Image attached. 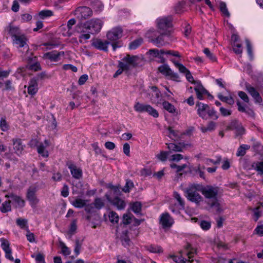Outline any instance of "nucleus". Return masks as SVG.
I'll use <instances>...</instances> for the list:
<instances>
[{
	"instance_id": "f257e3e1",
	"label": "nucleus",
	"mask_w": 263,
	"mask_h": 263,
	"mask_svg": "<svg viewBox=\"0 0 263 263\" xmlns=\"http://www.w3.org/2000/svg\"><path fill=\"white\" fill-rule=\"evenodd\" d=\"M219 187L215 185H207L205 186L202 195L207 200L206 203L210 208L213 209L216 213L222 211V208L218 199Z\"/></svg>"
},
{
	"instance_id": "f03ea898",
	"label": "nucleus",
	"mask_w": 263,
	"mask_h": 263,
	"mask_svg": "<svg viewBox=\"0 0 263 263\" xmlns=\"http://www.w3.org/2000/svg\"><path fill=\"white\" fill-rule=\"evenodd\" d=\"M154 35L149 36V41L155 44L157 47H161L166 44L164 41L165 36L170 35L169 32L154 31Z\"/></svg>"
},
{
	"instance_id": "7ed1b4c3",
	"label": "nucleus",
	"mask_w": 263,
	"mask_h": 263,
	"mask_svg": "<svg viewBox=\"0 0 263 263\" xmlns=\"http://www.w3.org/2000/svg\"><path fill=\"white\" fill-rule=\"evenodd\" d=\"M103 25L101 20L98 18H93L85 23V28L89 30V33L94 34L98 33L101 30Z\"/></svg>"
},
{
	"instance_id": "20e7f679",
	"label": "nucleus",
	"mask_w": 263,
	"mask_h": 263,
	"mask_svg": "<svg viewBox=\"0 0 263 263\" xmlns=\"http://www.w3.org/2000/svg\"><path fill=\"white\" fill-rule=\"evenodd\" d=\"M185 193L186 197L189 201L194 202L197 204H199L203 201L202 196L197 191H195L193 188L187 187L185 189Z\"/></svg>"
},
{
	"instance_id": "39448f33",
	"label": "nucleus",
	"mask_w": 263,
	"mask_h": 263,
	"mask_svg": "<svg viewBox=\"0 0 263 263\" xmlns=\"http://www.w3.org/2000/svg\"><path fill=\"white\" fill-rule=\"evenodd\" d=\"M158 31L160 32H169V29L172 27V19L171 17L159 18L157 20Z\"/></svg>"
},
{
	"instance_id": "423d86ee",
	"label": "nucleus",
	"mask_w": 263,
	"mask_h": 263,
	"mask_svg": "<svg viewBox=\"0 0 263 263\" xmlns=\"http://www.w3.org/2000/svg\"><path fill=\"white\" fill-rule=\"evenodd\" d=\"M227 130H235L236 136L243 135L245 133V129L241 123L237 120H232L227 127Z\"/></svg>"
},
{
	"instance_id": "0eeeda50",
	"label": "nucleus",
	"mask_w": 263,
	"mask_h": 263,
	"mask_svg": "<svg viewBox=\"0 0 263 263\" xmlns=\"http://www.w3.org/2000/svg\"><path fill=\"white\" fill-rule=\"evenodd\" d=\"M107 38L108 40L112 42L116 41L123 36V29L121 27L113 28L107 33Z\"/></svg>"
},
{
	"instance_id": "6e6552de",
	"label": "nucleus",
	"mask_w": 263,
	"mask_h": 263,
	"mask_svg": "<svg viewBox=\"0 0 263 263\" xmlns=\"http://www.w3.org/2000/svg\"><path fill=\"white\" fill-rule=\"evenodd\" d=\"M37 191V187L34 186L29 187L27 190L26 198L32 206L36 205L39 201L35 195Z\"/></svg>"
},
{
	"instance_id": "1a4fd4ad",
	"label": "nucleus",
	"mask_w": 263,
	"mask_h": 263,
	"mask_svg": "<svg viewBox=\"0 0 263 263\" xmlns=\"http://www.w3.org/2000/svg\"><path fill=\"white\" fill-rule=\"evenodd\" d=\"M158 70L162 74L170 77L173 80H177L179 78V75L177 73L174 72L167 64L161 65L158 68Z\"/></svg>"
},
{
	"instance_id": "9d476101",
	"label": "nucleus",
	"mask_w": 263,
	"mask_h": 263,
	"mask_svg": "<svg viewBox=\"0 0 263 263\" xmlns=\"http://www.w3.org/2000/svg\"><path fill=\"white\" fill-rule=\"evenodd\" d=\"M76 14H79L78 17L81 19L85 20L92 16V11L86 6L79 7L76 10Z\"/></svg>"
},
{
	"instance_id": "9b49d317",
	"label": "nucleus",
	"mask_w": 263,
	"mask_h": 263,
	"mask_svg": "<svg viewBox=\"0 0 263 263\" xmlns=\"http://www.w3.org/2000/svg\"><path fill=\"white\" fill-rule=\"evenodd\" d=\"M197 108V112L198 116L203 119L206 120V114L210 106L206 104L198 101L196 104Z\"/></svg>"
},
{
	"instance_id": "f8f14e48",
	"label": "nucleus",
	"mask_w": 263,
	"mask_h": 263,
	"mask_svg": "<svg viewBox=\"0 0 263 263\" xmlns=\"http://www.w3.org/2000/svg\"><path fill=\"white\" fill-rule=\"evenodd\" d=\"M67 166L70 170V173L72 177L77 179H80L82 177V170L78 168L76 165L73 164L71 161L67 163Z\"/></svg>"
},
{
	"instance_id": "ddd939ff",
	"label": "nucleus",
	"mask_w": 263,
	"mask_h": 263,
	"mask_svg": "<svg viewBox=\"0 0 263 263\" xmlns=\"http://www.w3.org/2000/svg\"><path fill=\"white\" fill-rule=\"evenodd\" d=\"M63 51H52L45 53L43 55V59H49L52 62H58L60 60V56L63 55Z\"/></svg>"
},
{
	"instance_id": "4468645a",
	"label": "nucleus",
	"mask_w": 263,
	"mask_h": 263,
	"mask_svg": "<svg viewBox=\"0 0 263 263\" xmlns=\"http://www.w3.org/2000/svg\"><path fill=\"white\" fill-rule=\"evenodd\" d=\"M173 223V219L168 213H163L161 215L160 223L162 224L163 228H170Z\"/></svg>"
},
{
	"instance_id": "2eb2a0df",
	"label": "nucleus",
	"mask_w": 263,
	"mask_h": 263,
	"mask_svg": "<svg viewBox=\"0 0 263 263\" xmlns=\"http://www.w3.org/2000/svg\"><path fill=\"white\" fill-rule=\"evenodd\" d=\"M37 58L34 57L33 58H29L28 64L26 67L33 71H37L41 70V66L39 62H37Z\"/></svg>"
},
{
	"instance_id": "dca6fc26",
	"label": "nucleus",
	"mask_w": 263,
	"mask_h": 263,
	"mask_svg": "<svg viewBox=\"0 0 263 263\" xmlns=\"http://www.w3.org/2000/svg\"><path fill=\"white\" fill-rule=\"evenodd\" d=\"M105 197L109 202H110L115 206H117L118 209L122 210L125 208L126 205L125 201L123 200L120 199L119 197H116L113 199V200H111L109 196L107 194L105 195Z\"/></svg>"
},
{
	"instance_id": "f3484780",
	"label": "nucleus",
	"mask_w": 263,
	"mask_h": 263,
	"mask_svg": "<svg viewBox=\"0 0 263 263\" xmlns=\"http://www.w3.org/2000/svg\"><path fill=\"white\" fill-rule=\"evenodd\" d=\"M110 44V42L105 41V42H103L100 39H96L93 41L92 45L95 47L96 48L99 49L100 50H103L104 51H108V45Z\"/></svg>"
},
{
	"instance_id": "a211bd4d",
	"label": "nucleus",
	"mask_w": 263,
	"mask_h": 263,
	"mask_svg": "<svg viewBox=\"0 0 263 263\" xmlns=\"http://www.w3.org/2000/svg\"><path fill=\"white\" fill-rule=\"evenodd\" d=\"M194 90L196 93L197 97L199 100H203L204 95L210 96L208 91L204 88L201 83H198V84L194 88Z\"/></svg>"
},
{
	"instance_id": "6ab92c4d",
	"label": "nucleus",
	"mask_w": 263,
	"mask_h": 263,
	"mask_svg": "<svg viewBox=\"0 0 263 263\" xmlns=\"http://www.w3.org/2000/svg\"><path fill=\"white\" fill-rule=\"evenodd\" d=\"M148 52L153 57L159 58L160 60V63H164L166 62L165 59L163 56L165 52L164 49L159 50L157 49H151L149 50Z\"/></svg>"
},
{
	"instance_id": "aec40b11",
	"label": "nucleus",
	"mask_w": 263,
	"mask_h": 263,
	"mask_svg": "<svg viewBox=\"0 0 263 263\" xmlns=\"http://www.w3.org/2000/svg\"><path fill=\"white\" fill-rule=\"evenodd\" d=\"M13 37L14 43L17 45L19 47H24L26 45V47L28 48V46L26 45L27 40L25 35L14 34Z\"/></svg>"
},
{
	"instance_id": "412c9836",
	"label": "nucleus",
	"mask_w": 263,
	"mask_h": 263,
	"mask_svg": "<svg viewBox=\"0 0 263 263\" xmlns=\"http://www.w3.org/2000/svg\"><path fill=\"white\" fill-rule=\"evenodd\" d=\"M5 197L7 198H11L12 200L17 203V206L20 208H23L25 206V202L21 197L17 196L13 193H10L5 195Z\"/></svg>"
},
{
	"instance_id": "4be33fe9",
	"label": "nucleus",
	"mask_w": 263,
	"mask_h": 263,
	"mask_svg": "<svg viewBox=\"0 0 263 263\" xmlns=\"http://www.w3.org/2000/svg\"><path fill=\"white\" fill-rule=\"evenodd\" d=\"M166 144L167 145V148L169 149L168 152H170V154L173 152H182L183 148L185 147V144L183 143H179L178 144L171 143Z\"/></svg>"
},
{
	"instance_id": "5701e85b",
	"label": "nucleus",
	"mask_w": 263,
	"mask_h": 263,
	"mask_svg": "<svg viewBox=\"0 0 263 263\" xmlns=\"http://www.w3.org/2000/svg\"><path fill=\"white\" fill-rule=\"evenodd\" d=\"M37 90L38 83L36 82L35 79H31L29 82L28 93L30 95L33 96L37 92Z\"/></svg>"
},
{
	"instance_id": "b1692460",
	"label": "nucleus",
	"mask_w": 263,
	"mask_h": 263,
	"mask_svg": "<svg viewBox=\"0 0 263 263\" xmlns=\"http://www.w3.org/2000/svg\"><path fill=\"white\" fill-rule=\"evenodd\" d=\"M12 141L14 149L16 154L20 156L24 150V145L22 144V140L21 139H13Z\"/></svg>"
},
{
	"instance_id": "393cba45",
	"label": "nucleus",
	"mask_w": 263,
	"mask_h": 263,
	"mask_svg": "<svg viewBox=\"0 0 263 263\" xmlns=\"http://www.w3.org/2000/svg\"><path fill=\"white\" fill-rule=\"evenodd\" d=\"M246 87L249 93L255 100L256 102L260 103L262 101V99L260 97L259 93L255 90L254 87L251 86H247Z\"/></svg>"
},
{
	"instance_id": "a878e982",
	"label": "nucleus",
	"mask_w": 263,
	"mask_h": 263,
	"mask_svg": "<svg viewBox=\"0 0 263 263\" xmlns=\"http://www.w3.org/2000/svg\"><path fill=\"white\" fill-rule=\"evenodd\" d=\"M120 239L122 245L125 247L130 246L132 243V241L128 236V231L127 230L122 232Z\"/></svg>"
},
{
	"instance_id": "bb28decb",
	"label": "nucleus",
	"mask_w": 263,
	"mask_h": 263,
	"mask_svg": "<svg viewBox=\"0 0 263 263\" xmlns=\"http://www.w3.org/2000/svg\"><path fill=\"white\" fill-rule=\"evenodd\" d=\"M216 126V123L211 121L208 122L206 126H201L200 127V130L203 133L208 132H212L215 129Z\"/></svg>"
},
{
	"instance_id": "cd10ccee",
	"label": "nucleus",
	"mask_w": 263,
	"mask_h": 263,
	"mask_svg": "<svg viewBox=\"0 0 263 263\" xmlns=\"http://www.w3.org/2000/svg\"><path fill=\"white\" fill-rule=\"evenodd\" d=\"M251 167L257 172L258 174L263 175V161L252 163Z\"/></svg>"
},
{
	"instance_id": "c85d7f7f",
	"label": "nucleus",
	"mask_w": 263,
	"mask_h": 263,
	"mask_svg": "<svg viewBox=\"0 0 263 263\" xmlns=\"http://www.w3.org/2000/svg\"><path fill=\"white\" fill-rule=\"evenodd\" d=\"M184 249L186 251H187L186 255L190 259L192 258L193 257L194 254H197L196 249L193 248L191 245L189 243H187L186 245L184 247Z\"/></svg>"
},
{
	"instance_id": "c756f323",
	"label": "nucleus",
	"mask_w": 263,
	"mask_h": 263,
	"mask_svg": "<svg viewBox=\"0 0 263 263\" xmlns=\"http://www.w3.org/2000/svg\"><path fill=\"white\" fill-rule=\"evenodd\" d=\"M137 59L138 58L137 56L130 57V55L127 54L122 59V60L127 62L128 64L132 65L133 66L135 67L137 65L136 62L137 60Z\"/></svg>"
},
{
	"instance_id": "7c9ffc66",
	"label": "nucleus",
	"mask_w": 263,
	"mask_h": 263,
	"mask_svg": "<svg viewBox=\"0 0 263 263\" xmlns=\"http://www.w3.org/2000/svg\"><path fill=\"white\" fill-rule=\"evenodd\" d=\"M87 200L77 198L72 202V205L77 208H82L86 205Z\"/></svg>"
},
{
	"instance_id": "2f4dec72",
	"label": "nucleus",
	"mask_w": 263,
	"mask_h": 263,
	"mask_svg": "<svg viewBox=\"0 0 263 263\" xmlns=\"http://www.w3.org/2000/svg\"><path fill=\"white\" fill-rule=\"evenodd\" d=\"M133 215L130 213L124 214L123 216L122 223L127 225L133 222Z\"/></svg>"
},
{
	"instance_id": "473e14b6",
	"label": "nucleus",
	"mask_w": 263,
	"mask_h": 263,
	"mask_svg": "<svg viewBox=\"0 0 263 263\" xmlns=\"http://www.w3.org/2000/svg\"><path fill=\"white\" fill-rule=\"evenodd\" d=\"M250 146L247 144H242L238 148L236 155L237 156H243L246 153V150L249 149Z\"/></svg>"
},
{
	"instance_id": "72a5a7b5",
	"label": "nucleus",
	"mask_w": 263,
	"mask_h": 263,
	"mask_svg": "<svg viewBox=\"0 0 263 263\" xmlns=\"http://www.w3.org/2000/svg\"><path fill=\"white\" fill-rule=\"evenodd\" d=\"M163 108L170 113H174L176 112V108L174 106L168 101H164L162 103Z\"/></svg>"
},
{
	"instance_id": "f704fd0d",
	"label": "nucleus",
	"mask_w": 263,
	"mask_h": 263,
	"mask_svg": "<svg viewBox=\"0 0 263 263\" xmlns=\"http://www.w3.org/2000/svg\"><path fill=\"white\" fill-rule=\"evenodd\" d=\"M218 99L224 102H226L230 105H233L234 103V100L232 97H224L221 94L218 95Z\"/></svg>"
},
{
	"instance_id": "c9c22d12",
	"label": "nucleus",
	"mask_w": 263,
	"mask_h": 263,
	"mask_svg": "<svg viewBox=\"0 0 263 263\" xmlns=\"http://www.w3.org/2000/svg\"><path fill=\"white\" fill-rule=\"evenodd\" d=\"M143 42L142 38H138L132 42L129 45V48L131 50L138 48Z\"/></svg>"
},
{
	"instance_id": "e433bc0d",
	"label": "nucleus",
	"mask_w": 263,
	"mask_h": 263,
	"mask_svg": "<svg viewBox=\"0 0 263 263\" xmlns=\"http://www.w3.org/2000/svg\"><path fill=\"white\" fill-rule=\"evenodd\" d=\"M148 104H143L140 103L139 102H136L135 104L134 108V109L139 112H143L146 111V108H147Z\"/></svg>"
},
{
	"instance_id": "4c0bfd02",
	"label": "nucleus",
	"mask_w": 263,
	"mask_h": 263,
	"mask_svg": "<svg viewBox=\"0 0 263 263\" xmlns=\"http://www.w3.org/2000/svg\"><path fill=\"white\" fill-rule=\"evenodd\" d=\"M11 201H6L4 202L1 206L0 210L2 213H6L11 210Z\"/></svg>"
},
{
	"instance_id": "58836bf2",
	"label": "nucleus",
	"mask_w": 263,
	"mask_h": 263,
	"mask_svg": "<svg viewBox=\"0 0 263 263\" xmlns=\"http://www.w3.org/2000/svg\"><path fill=\"white\" fill-rule=\"evenodd\" d=\"M142 205L140 202H135L131 204V209L135 214H140L141 211Z\"/></svg>"
},
{
	"instance_id": "ea45409f",
	"label": "nucleus",
	"mask_w": 263,
	"mask_h": 263,
	"mask_svg": "<svg viewBox=\"0 0 263 263\" xmlns=\"http://www.w3.org/2000/svg\"><path fill=\"white\" fill-rule=\"evenodd\" d=\"M0 241L2 243L1 247L5 252L12 250L10 248V243L7 240L4 238H2L0 239Z\"/></svg>"
},
{
	"instance_id": "a19ab883",
	"label": "nucleus",
	"mask_w": 263,
	"mask_h": 263,
	"mask_svg": "<svg viewBox=\"0 0 263 263\" xmlns=\"http://www.w3.org/2000/svg\"><path fill=\"white\" fill-rule=\"evenodd\" d=\"M174 197L177 200L180 206V209H184L185 203L183 199L181 197L180 195L177 192H174Z\"/></svg>"
},
{
	"instance_id": "79ce46f5",
	"label": "nucleus",
	"mask_w": 263,
	"mask_h": 263,
	"mask_svg": "<svg viewBox=\"0 0 263 263\" xmlns=\"http://www.w3.org/2000/svg\"><path fill=\"white\" fill-rule=\"evenodd\" d=\"M145 110L146 112L154 118H157L159 116V113L156 109L152 107L150 105H148Z\"/></svg>"
},
{
	"instance_id": "37998d69",
	"label": "nucleus",
	"mask_w": 263,
	"mask_h": 263,
	"mask_svg": "<svg viewBox=\"0 0 263 263\" xmlns=\"http://www.w3.org/2000/svg\"><path fill=\"white\" fill-rule=\"evenodd\" d=\"M219 9L222 14L227 17H229L230 14L227 8L226 4L224 2H220L219 4Z\"/></svg>"
},
{
	"instance_id": "c03bdc74",
	"label": "nucleus",
	"mask_w": 263,
	"mask_h": 263,
	"mask_svg": "<svg viewBox=\"0 0 263 263\" xmlns=\"http://www.w3.org/2000/svg\"><path fill=\"white\" fill-rule=\"evenodd\" d=\"M53 14V12L49 10H44L39 13V16L42 19L51 16Z\"/></svg>"
},
{
	"instance_id": "a18cd8bd",
	"label": "nucleus",
	"mask_w": 263,
	"mask_h": 263,
	"mask_svg": "<svg viewBox=\"0 0 263 263\" xmlns=\"http://www.w3.org/2000/svg\"><path fill=\"white\" fill-rule=\"evenodd\" d=\"M93 203L95 208L97 210H100L105 205L104 201L100 198H96Z\"/></svg>"
},
{
	"instance_id": "49530a36",
	"label": "nucleus",
	"mask_w": 263,
	"mask_h": 263,
	"mask_svg": "<svg viewBox=\"0 0 263 263\" xmlns=\"http://www.w3.org/2000/svg\"><path fill=\"white\" fill-rule=\"evenodd\" d=\"M108 217H109V220L111 223H117L118 222L119 216H118V214L115 212L111 211V212H109V213L108 214Z\"/></svg>"
},
{
	"instance_id": "de8ad7c7",
	"label": "nucleus",
	"mask_w": 263,
	"mask_h": 263,
	"mask_svg": "<svg viewBox=\"0 0 263 263\" xmlns=\"http://www.w3.org/2000/svg\"><path fill=\"white\" fill-rule=\"evenodd\" d=\"M45 146L43 145V144L41 143L37 146V152L42 156L44 157H47L48 156V152L45 151Z\"/></svg>"
},
{
	"instance_id": "09e8293b",
	"label": "nucleus",
	"mask_w": 263,
	"mask_h": 263,
	"mask_svg": "<svg viewBox=\"0 0 263 263\" xmlns=\"http://www.w3.org/2000/svg\"><path fill=\"white\" fill-rule=\"evenodd\" d=\"M170 154V152L166 151H161L160 154L156 156V157L162 162H164L167 160V156Z\"/></svg>"
},
{
	"instance_id": "8fccbe9b",
	"label": "nucleus",
	"mask_w": 263,
	"mask_h": 263,
	"mask_svg": "<svg viewBox=\"0 0 263 263\" xmlns=\"http://www.w3.org/2000/svg\"><path fill=\"white\" fill-rule=\"evenodd\" d=\"M77 229V226L76 220H73L70 224V228L68 232V234L70 236H72L75 233Z\"/></svg>"
},
{
	"instance_id": "3c124183",
	"label": "nucleus",
	"mask_w": 263,
	"mask_h": 263,
	"mask_svg": "<svg viewBox=\"0 0 263 263\" xmlns=\"http://www.w3.org/2000/svg\"><path fill=\"white\" fill-rule=\"evenodd\" d=\"M263 210L261 209V205L257 207L254 210V219L255 221H257L261 216Z\"/></svg>"
},
{
	"instance_id": "603ef678",
	"label": "nucleus",
	"mask_w": 263,
	"mask_h": 263,
	"mask_svg": "<svg viewBox=\"0 0 263 263\" xmlns=\"http://www.w3.org/2000/svg\"><path fill=\"white\" fill-rule=\"evenodd\" d=\"M233 50L234 52L237 54H240L242 52V45L241 44H232Z\"/></svg>"
},
{
	"instance_id": "864d4df0",
	"label": "nucleus",
	"mask_w": 263,
	"mask_h": 263,
	"mask_svg": "<svg viewBox=\"0 0 263 263\" xmlns=\"http://www.w3.org/2000/svg\"><path fill=\"white\" fill-rule=\"evenodd\" d=\"M0 128L4 132L7 130L9 128V126L7 124L5 117H2L1 119Z\"/></svg>"
},
{
	"instance_id": "5fc2aeb1",
	"label": "nucleus",
	"mask_w": 263,
	"mask_h": 263,
	"mask_svg": "<svg viewBox=\"0 0 263 263\" xmlns=\"http://www.w3.org/2000/svg\"><path fill=\"white\" fill-rule=\"evenodd\" d=\"M189 187L191 188V189L193 188L195 191H196L197 192L199 191L202 194L203 193V191H204V190L205 189V186H203L202 184H197V183L193 184L191 185L190 186H189Z\"/></svg>"
},
{
	"instance_id": "6e6d98bb",
	"label": "nucleus",
	"mask_w": 263,
	"mask_h": 263,
	"mask_svg": "<svg viewBox=\"0 0 263 263\" xmlns=\"http://www.w3.org/2000/svg\"><path fill=\"white\" fill-rule=\"evenodd\" d=\"M82 242L80 241L79 239H76L75 241V248H74V253L76 256H78L80 254V250L81 249Z\"/></svg>"
},
{
	"instance_id": "4d7b16f0",
	"label": "nucleus",
	"mask_w": 263,
	"mask_h": 263,
	"mask_svg": "<svg viewBox=\"0 0 263 263\" xmlns=\"http://www.w3.org/2000/svg\"><path fill=\"white\" fill-rule=\"evenodd\" d=\"M148 250L152 253H161L163 252V250L161 247L153 245L149 246Z\"/></svg>"
},
{
	"instance_id": "13d9d810",
	"label": "nucleus",
	"mask_w": 263,
	"mask_h": 263,
	"mask_svg": "<svg viewBox=\"0 0 263 263\" xmlns=\"http://www.w3.org/2000/svg\"><path fill=\"white\" fill-rule=\"evenodd\" d=\"M207 114L209 117L214 120H217L218 118V115L217 114L216 111L213 108H210V107H209Z\"/></svg>"
},
{
	"instance_id": "bf43d9fd",
	"label": "nucleus",
	"mask_w": 263,
	"mask_h": 263,
	"mask_svg": "<svg viewBox=\"0 0 263 263\" xmlns=\"http://www.w3.org/2000/svg\"><path fill=\"white\" fill-rule=\"evenodd\" d=\"M133 186V182L131 180H128L126 181L125 185L122 189V191L125 193H128L130 191V189H132Z\"/></svg>"
},
{
	"instance_id": "052dcab7",
	"label": "nucleus",
	"mask_w": 263,
	"mask_h": 263,
	"mask_svg": "<svg viewBox=\"0 0 263 263\" xmlns=\"http://www.w3.org/2000/svg\"><path fill=\"white\" fill-rule=\"evenodd\" d=\"M246 46H247V50L248 54L249 55V57H250L251 60H252L253 59V55L252 47L250 41H249V40H248V39L246 40Z\"/></svg>"
},
{
	"instance_id": "680f3d73",
	"label": "nucleus",
	"mask_w": 263,
	"mask_h": 263,
	"mask_svg": "<svg viewBox=\"0 0 263 263\" xmlns=\"http://www.w3.org/2000/svg\"><path fill=\"white\" fill-rule=\"evenodd\" d=\"M203 52L206 55V57L212 62L216 61L215 56L210 52L208 48H205L203 50Z\"/></svg>"
},
{
	"instance_id": "e2e57ef3",
	"label": "nucleus",
	"mask_w": 263,
	"mask_h": 263,
	"mask_svg": "<svg viewBox=\"0 0 263 263\" xmlns=\"http://www.w3.org/2000/svg\"><path fill=\"white\" fill-rule=\"evenodd\" d=\"M60 245L62 249V252L64 255H68L70 254V251L64 242L60 241Z\"/></svg>"
},
{
	"instance_id": "0e129e2a",
	"label": "nucleus",
	"mask_w": 263,
	"mask_h": 263,
	"mask_svg": "<svg viewBox=\"0 0 263 263\" xmlns=\"http://www.w3.org/2000/svg\"><path fill=\"white\" fill-rule=\"evenodd\" d=\"M185 77L187 81L192 83L197 84V85L198 84V83H200V81H195L194 80V78L193 76H192V74L190 71H187L186 73L185 74Z\"/></svg>"
},
{
	"instance_id": "69168bd1",
	"label": "nucleus",
	"mask_w": 263,
	"mask_h": 263,
	"mask_svg": "<svg viewBox=\"0 0 263 263\" xmlns=\"http://www.w3.org/2000/svg\"><path fill=\"white\" fill-rule=\"evenodd\" d=\"M16 224L21 228H24L27 224V220L26 219L18 218L16 219Z\"/></svg>"
},
{
	"instance_id": "338daca9",
	"label": "nucleus",
	"mask_w": 263,
	"mask_h": 263,
	"mask_svg": "<svg viewBox=\"0 0 263 263\" xmlns=\"http://www.w3.org/2000/svg\"><path fill=\"white\" fill-rule=\"evenodd\" d=\"M61 195L64 197H67L69 195V187L67 184H64L62 190Z\"/></svg>"
},
{
	"instance_id": "774afa93",
	"label": "nucleus",
	"mask_w": 263,
	"mask_h": 263,
	"mask_svg": "<svg viewBox=\"0 0 263 263\" xmlns=\"http://www.w3.org/2000/svg\"><path fill=\"white\" fill-rule=\"evenodd\" d=\"M200 225L201 228L204 230H208L211 227V223L205 220H202L200 222Z\"/></svg>"
}]
</instances>
